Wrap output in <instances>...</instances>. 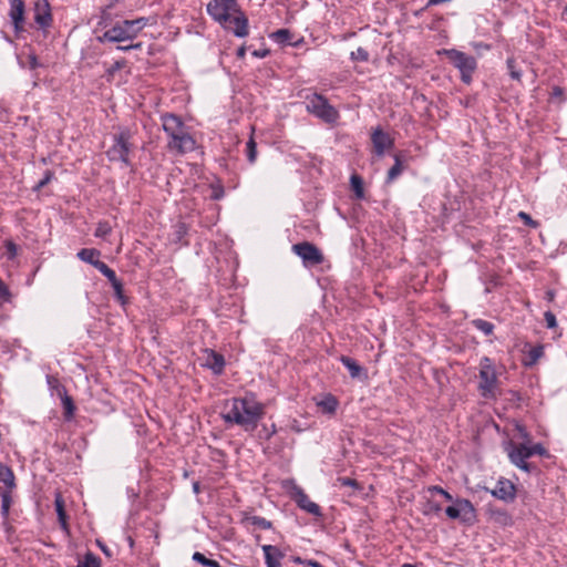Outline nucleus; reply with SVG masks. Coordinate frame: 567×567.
<instances>
[{
    "label": "nucleus",
    "mask_w": 567,
    "mask_h": 567,
    "mask_svg": "<svg viewBox=\"0 0 567 567\" xmlns=\"http://www.w3.org/2000/svg\"><path fill=\"white\" fill-rule=\"evenodd\" d=\"M270 38L278 43H287L290 41V32L287 29H280L271 33Z\"/></svg>",
    "instance_id": "obj_27"
},
{
    "label": "nucleus",
    "mask_w": 567,
    "mask_h": 567,
    "mask_svg": "<svg viewBox=\"0 0 567 567\" xmlns=\"http://www.w3.org/2000/svg\"><path fill=\"white\" fill-rule=\"evenodd\" d=\"M47 382H48V386H49V390L52 395L60 396L61 394L66 392L64 386L60 383V381L55 377L48 375Z\"/></svg>",
    "instance_id": "obj_21"
},
{
    "label": "nucleus",
    "mask_w": 567,
    "mask_h": 567,
    "mask_svg": "<svg viewBox=\"0 0 567 567\" xmlns=\"http://www.w3.org/2000/svg\"><path fill=\"white\" fill-rule=\"evenodd\" d=\"M443 53L455 65V68L460 70L462 81L470 83L472 80V74L476 69V60L473 56L454 49L444 50Z\"/></svg>",
    "instance_id": "obj_8"
},
{
    "label": "nucleus",
    "mask_w": 567,
    "mask_h": 567,
    "mask_svg": "<svg viewBox=\"0 0 567 567\" xmlns=\"http://www.w3.org/2000/svg\"><path fill=\"white\" fill-rule=\"evenodd\" d=\"M267 52H258V51H255L254 52V55L256 56H259V58H264L266 55Z\"/></svg>",
    "instance_id": "obj_54"
},
{
    "label": "nucleus",
    "mask_w": 567,
    "mask_h": 567,
    "mask_svg": "<svg viewBox=\"0 0 567 567\" xmlns=\"http://www.w3.org/2000/svg\"><path fill=\"white\" fill-rule=\"evenodd\" d=\"M163 128L168 136V148L179 154L195 150L196 142L188 133L179 117L166 114L162 117Z\"/></svg>",
    "instance_id": "obj_3"
},
{
    "label": "nucleus",
    "mask_w": 567,
    "mask_h": 567,
    "mask_svg": "<svg viewBox=\"0 0 567 567\" xmlns=\"http://www.w3.org/2000/svg\"><path fill=\"white\" fill-rule=\"evenodd\" d=\"M256 156H257L256 143L254 142L252 138H250L249 142L247 143V157H248V161L250 163H254L255 159H256Z\"/></svg>",
    "instance_id": "obj_33"
},
{
    "label": "nucleus",
    "mask_w": 567,
    "mask_h": 567,
    "mask_svg": "<svg viewBox=\"0 0 567 567\" xmlns=\"http://www.w3.org/2000/svg\"><path fill=\"white\" fill-rule=\"evenodd\" d=\"M529 452H530V456L534 454L544 455L546 453V450L540 444H534V445L529 444Z\"/></svg>",
    "instance_id": "obj_42"
},
{
    "label": "nucleus",
    "mask_w": 567,
    "mask_h": 567,
    "mask_svg": "<svg viewBox=\"0 0 567 567\" xmlns=\"http://www.w3.org/2000/svg\"><path fill=\"white\" fill-rule=\"evenodd\" d=\"M545 321H546V326L550 329L555 328L557 326V322H556V317L553 312L550 311H546L545 315Z\"/></svg>",
    "instance_id": "obj_41"
},
{
    "label": "nucleus",
    "mask_w": 567,
    "mask_h": 567,
    "mask_svg": "<svg viewBox=\"0 0 567 567\" xmlns=\"http://www.w3.org/2000/svg\"><path fill=\"white\" fill-rule=\"evenodd\" d=\"M372 143L375 153L381 156L393 145L392 138L381 130H375L372 134Z\"/></svg>",
    "instance_id": "obj_13"
},
{
    "label": "nucleus",
    "mask_w": 567,
    "mask_h": 567,
    "mask_svg": "<svg viewBox=\"0 0 567 567\" xmlns=\"http://www.w3.org/2000/svg\"><path fill=\"white\" fill-rule=\"evenodd\" d=\"M49 179H50V176L48 175V176L45 177V179L41 181V182L38 184V188H39L40 186L45 185V184L49 182Z\"/></svg>",
    "instance_id": "obj_53"
},
{
    "label": "nucleus",
    "mask_w": 567,
    "mask_h": 567,
    "mask_svg": "<svg viewBox=\"0 0 567 567\" xmlns=\"http://www.w3.org/2000/svg\"><path fill=\"white\" fill-rule=\"evenodd\" d=\"M473 324L475 326L476 329H478L486 336L491 334L494 330L493 323L482 319L474 320Z\"/></svg>",
    "instance_id": "obj_26"
},
{
    "label": "nucleus",
    "mask_w": 567,
    "mask_h": 567,
    "mask_svg": "<svg viewBox=\"0 0 567 567\" xmlns=\"http://www.w3.org/2000/svg\"><path fill=\"white\" fill-rule=\"evenodd\" d=\"M111 233V226L107 223H100L95 229L96 237H105Z\"/></svg>",
    "instance_id": "obj_35"
},
{
    "label": "nucleus",
    "mask_w": 567,
    "mask_h": 567,
    "mask_svg": "<svg viewBox=\"0 0 567 567\" xmlns=\"http://www.w3.org/2000/svg\"><path fill=\"white\" fill-rule=\"evenodd\" d=\"M518 217L528 226H532V227H536V223L532 219V217L524 213V212H520L518 213Z\"/></svg>",
    "instance_id": "obj_44"
},
{
    "label": "nucleus",
    "mask_w": 567,
    "mask_h": 567,
    "mask_svg": "<svg viewBox=\"0 0 567 567\" xmlns=\"http://www.w3.org/2000/svg\"><path fill=\"white\" fill-rule=\"evenodd\" d=\"M0 299L4 302L10 301L11 293L8 286L0 278Z\"/></svg>",
    "instance_id": "obj_37"
},
{
    "label": "nucleus",
    "mask_w": 567,
    "mask_h": 567,
    "mask_svg": "<svg viewBox=\"0 0 567 567\" xmlns=\"http://www.w3.org/2000/svg\"><path fill=\"white\" fill-rule=\"evenodd\" d=\"M337 405L338 402L332 395H327L318 402V406L321 409V411L328 414L334 413Z\"/></svg>",
    "instance_id": "obj_20"
},
{
    "label": "nucleus",
    "mask_w": 567,
    "mask_h": 567,
    "mask_svg": "<svg viewBox=\"0 0 567 567\" xmlns=\"http://www.w3.org/2000/svg\"><path fill=\"white\" fill-rule=\"evenodd\" d=\"M351 58L354 61H368L369 54L364 49L358 48L355 51L351 52Z\"/></svg>",
    "instance_id": "obj_34"
},
{
    "label": "nucleus",
    "mask_w": 567,
    "mask_h": 567,
    "mask_svg": "<svg viewBox=\"0 0 567 567\" xmlns=\"http://www.w3.org/2000/svg\"><path fill=\"white\" fill-rule=\"evenodd\" d=\"M137 47H140V44H136V45H127V47H121L120 49H122V50H128V49L137 48Z\"/></svg>",
    "instance_id": "obj_55"
},
{
    "label": "nucleus",
    "mask_w": 567,
    "mask_h": 567,
    "mask_svg": "<svg viewBox=\"0 0 567 567\" xmlns=\"http://www.w3.org/2000/svg\"><path fill=\"white\" fill-rule=\"evenodd\" d=\"M295 560H296L297 563L306 564V565H307V560H301L300 558H296Z\"/></svg>",
    "instance_id": "obj_56"
},
{
    "label": "nucleus",
    "mask_w": 567,
    "mask_h": 567,
    "mask_svg": "<svg viewBox=\"0 0 567 567\" xmlns=\"http://www.w3.org/2000/svg\"><path fill=\"white\" fill-rule=\"evenodd\" d=\"M55 509L58 513L59 520L62 524V526L64 527L65 526V512L63 508V501L60 496H58L55 498Z\"/></svg>",
    "instance_id": "obj_31"
},
{
    "label": "nucleus",
    "mask_w": 567,
    "mask_h": 567,
    "mask_svg": "<svg viewBox=\"0 0 567 567\" xmlns=\"http://www.w3.org/2000/svg\"><path fill=\"white\" fill-rule=\"evenodd\" d=\"M23 3L24 2H13L10 16L12 22L14 24L16 30H20L23 23Z\"/></svg>",
    "instance_id": "obj_17"
},
{
    "label": "nucleus",
    "mask_w": 567,
    "mask_h": 567,
    "mask_svg": "<svg viewBox=\"0 0 567 567\" xmlns=\"http://www.w3.org/2000/svg\"><path fill=\"white\" fill-rule=\"evenodd\" d=\"M112 287L114 289V292H115V296L116 298L118 299V301H121L122 303H124V297H123V287H122V284L117 280L115 282L112 284Z\"/></svg>",
    "instance_id": "obj_40"
},
{
    "label": "nucleus",
    "mask_w": 567,
    "mask_h": 567,
    "mask_svg": "<svg viewBox=\"0 0 567 567\" xmlns=\"http://www.w3.org/2000/svg\"><path fill=\"white\" fill-rule=\"evenodd\" d=\"M478 389L486 399L495 398L498 391V378L495 364L485 357L480 362Z\"/></svg>",
    "instance_id": "obj_5"
},
{
    "label": "nucleus",
    "mask_w": 567,
    "mask_h": 567,
    "mask_svg": "<svg viewBox=\"0 0 567 567\" xmlns=\"http://www.w3.org/2000/svg\"><path fill=\"white\" fill-rule=\"evenodd\" d=\"M563 18L564 19H567V7L565 8V10L563 11Z\"/></svg>",
    "instance_id": "obj_57"
},
{
    "label": "nucleus",
    "mask_w": 567,
    "mask_h": 567,
    "mask_svg": "<svg viewBox=\"0 0 567 567\" xmlns=\"http://www.w3.org/2000/svg\"><path fill=\"white\" fill-rule=\"evenodd\" d=\"M94 267L100 271L102 272L103 275H105L107 272V270L110 269L109 266L106 264H104L103 261H96L94 264Z\"/></svg>",
    "instance_id": "obj_46"
},
{
    "label": "nucleus",
    "mask_w": 567,
    "mask_h": 567,
    "mask_svg": "<svg viewBox=\"0 0 567 567\" xmlns=\"http://www.w3.org/2000/svg\"><path fill=\"white\" fill-rule=\"evenodd\" d=\"M193 559H194L195 561H197V563H199V564H202V565L206 566V567H210V566H213V565H214V561H215V560H212V559L206 558L202 553H198V551L194 553V555H193Z\"/></svg>",
    "instance_id": "obj_36"
},
{
    "label": "nucleus",
    "mask_w": 567,
    "mask_h": 567,
    "mask_svg": "<svg viewBox=\"0 0 567 567\" xmlns=\"http://www.w3.org/2000/svg\"><path fill=\"white\" fill-rule=\"evenodd\" d=\"M148 19L138 18L135 20H124L116 23L103 34V40L110 42H123L134 39L138 32L147 24Z\"/></svg>",
    "instance_id": "obj_4"
},
{
    "label": "nucleus",
    "mask_w": 567,
    "mask_h": 567,
    "mask_svg": "<svg viewBox=\"0 0 567 567\" xmlns=\"http://www.w3.org/2000/svg\"><path fill=\"white\" fill-rule=\"evenodd\" d=\"M104 276L111 281V284L117 281L115 272L111 268L107 270V272Z\"/></svg>",
    "instance_id": "obj_47"
},
{
    "label": "nucleus",
    "mask_w": 567,
    "mask_h": 567,
    "mask_svg": "<svg viewBox=\"0 0 567 567\" xmlns=\"http://www.w3.org/2000/svg\"><path fill=\"white\" fill-rule=\"evenodd\" d=\"M361 184H362V183H361L360 177H359V176H357V175H352V177H351V185H352L353 189L357 192V195H358L359 197H361V196H362V187H361Z\"/></svg>",
    "instance_id": "obj_38"
},
{
    "label": "nucleus",
    "mask_w": 567,
    "mask_h": 567,
    "mask_svg": "<svg viewBox=\"0 0 567 567\" xmlns=\"http://www.w3.org/2000/svg\"><path fill=\"white\" fill-rule=\"evenodd\" d=\"M194 489L197 492L198 491V485L197 484H194Z\"/></svg>",
    "instance_id": "obj_61"
},
{
    "label": "nucleus",
    "mask_w": 567,
    "mask_h": 567,
    "mask_svg": "<svg viewBox=\"0 0 567 567\" xmlns=\"http://www.w3.org/2000/svg\"><path fill=\"white\" fill-rule=\"evenodd\" d=\"M78 567H100V560L92 554H87Z\"/></svg>",
    "instance_id": "obj_29"
},
{
    "label": "nucleus",
    "mask_w": 567,
    "mask_h": 567,
    "mask_svg": "<svg viewBox=\"0 0 567 567\" xmlns=\"http://www.w3.org/2000/svg\"><path fill=\"white\" fill-rule=\"evenodd\" d=\"M445 514L449 518L457 519L464 524H472L475 520V508L473 504L465 498H455V501L446 507Z\"/></svg>",
    "instance_id": "obj_9"
},
{
    "label": "nucleus",
    "mask_w": 567,
    "mask_h": 567,
    "mask_svg": "<svg viewBox=\"0 0 567 567\" xmlns=\"http://www.w3.org/2000/svg\"><path fill=\"white\" fill-rule=\"evenodd\" d=\"M50 21H51V14L49 12H45L44 14H38V19H37L38 28L39 27L44 28V27L49 25Z\"/></svg>",
    "instance_id": "obj_39"
},
{
    "label": "nucleus",
    "mask_w": 567,
    "mask_h": 567,
    "mask_svg": "<svg viewBox=\"0 0 567 567\" xmlns=\"http://www.w3.org/2000/svg\"><path fill=\"white\" fill-rule=\"evenodd\" d=\"M337 482L342 485V486H350V487H355L357 486V482L352 478H349V477H339L337 480Z\"/></svg>",
    "instance_id": "obj_45"
},
{
    "label": "nucleus",
    "mask_w": 567,
    "mask_h": 567,
    "mask_svg": "<svg viewBox=\"0 0 567 567\" xmlns=\"http://www.w3.org/2000/svg\"><path fill=\"white\" fill-rule=\"evenodd\" d=\"M402 567H415V566L411 565V564H404Z\"/></svg>",
    "instance_id": "obj_59"
},
{
    "label": "nucleus",
    "mask_w": 567,
    "mask_h": 567,
    "mask_svg": "<svg viewBox=\"0 0 567 567\" xmlns=\"http://www.w3.org/2000/svg\"><path fill=\"white\" fill-rule=\"evenodd\" d=\"M402 171H403V168H402V165H401L400 157L396 155L395 156V164L390 168V171L388 173V179L389 181H393L394 178H396L402 173Z\"/></svg>",
    "instance_id": "obj_28"
},
{
    "label": "nucleus",
    "mask_w": 567,
    "mask_h": 567,
    "mask_svg": "<svg viewBox=\"0 0 567 567\" xmlns=\"http://www.w3.org/2000/svg\"><path fill=\"white\" fill-rule=\"evenodd\" d=\"M245 53H246L245 47L239 48L238 51H237L238 58H244Z\"/></svg>",
    "instance_id": "obj_49"
},
{
    "label": "nucleus",
    "mask_w": 567,
    "mask_h": 567,
    "mask_svg": "<svg viewBox=\"0 0 567 567\" xmlns=\"http://www.w3.org/2000/svg\"><path fill=\"white\" fill-rule=\"evenodd\" d=\"M554 296H555V295H554V291H551V290H548V291L546 292V298H547V300H548V301H553Z\"/></svg>",
    "instance_id": "obj_51"
},
{
    "label": "nucleus",
    "mask_w": 567,
    "mask_h": 567,
    "mask_svg": "<svg viewBox=\"0 0 567 567\" xmlns=\"http://www.w3.org/2000/svg\"><path fill=\"white\" fill-rule=\"evenodd\" d=\"M341 362L347 367L352 378H357L360 374L361 368L354 360L349 357H341Z\"/></svg>",
    "instance_id": "obj_25"
},
{
    "label": "nucleus",
    "mask_w": 567,
    "mask_h": 567,
    "mask_svg": "<svg viewBox=\"0 0 567 567\" xmlns=\"http://www.w3.org/2000/svg\"><path fill=\"white\" fill-rule=\"evenodd\" d=\"M307 565L310 567H323L321 564H319L316 560H307Z\"/></svg>",
    "instance_id": "obj_48"
},
{
    "label": "nucleus",
    "mask_w": 567,
    "mask_h": 567,
    "mask_svg": "<svg viewBox=\"0 0 567 567\" xmlns=\"http://www.w3.org/2000/svg\"><path fill=\"white\" fill-rule=\"evenodd\" d=\"M292 250L303 260L306 266H315L323 260L319 249L309 243L293 245Z\"/></svg>",
    "instance_id": "obj_12"
},
{
    "label": "nucleus",
    "mask_w": 567,
    "mask_h": 567,
    "mask_svg": "<svg viewBox=\"0 0 567 567\" xmlns=\"http://www.w3.org/2000/svg\"><path fill=\"white\" fill-rule=\"evenodd\" d=\"M0 483L11 487L13 485V473L12 471L0 463Z\"/></svg>",
    "instance_id": "obj_24"
},
{
    "label": "nucleus",
    "mask_w": 567,
    "mask_h": 567,
    "mask_svg": "<svg viewBox=\"0 0 567 567\" xmlns=\"http://www.w3.org/2000/svg\"><path fill=\"white\" fill-rule=\"evenodd\" d=\"M100 255L101 252L94 248H84L78 252V257L82 261L91 264L92 266H94V264L99 261Z\"/></svg>",
    "instance_id": "obj_18"
},
{
    "label": "nucleus",
    "mask_w": 567,
    "mask_h": 567,
    "mask_svg": "<svg viewBox=\"0 0 567 567\" xmlns=\"http://www.w3.org/2000/svg\"><path fill=\"white\" fill-rule=\"evenodd\" d=\"M18 61L22 69H29L30 71L35 70V54L30 52L28 56L24 59L23 54H18Z\"/></svg>",
    "instance_id": "obj_22"
},
{
    "label": "nucleus",
    "mask_w": 567,
    "mask_h": 567,
    "mask_svg": "<svg viewBox=\"0 0 567 567\" xmlns=\"http://www.w3.org/2000/svg\"><path fill=\"white\" fill-rule=\"evenodd\" d=\"M493 494L504 501H512L515 496V487L509 481H498Z\"/></svg>",
    "instance_id": "obj_16"
},
{
    "label": "nucleus",
    "mask_w": 567,
    "mask_h": 567,
    "mask_svg": "<svg viewBox=\"0 0 567 567\" xmlns=\"http://www.w3.org/2000/svg\"><path fill=\"white\" fill-rule=\"evenodd\" d=\"M554 92H555V94H560V90H559V89H557V87L555 89V91H554Z\"/></svg>",
    "instance_id": "obj_60"
},
{
    "label": "nucleus",
    "mask_w": 567,
    "mask_h": 567,
    "mask_svg": "<svg viewBox=\"0 0 567 567\" xmlns=\"http://www.w3.org/2000/svg\"><path fill=\"white\" fill-rule=\"evenodd\" d=\"M210 567H220V566H219V564L215 560V561H214V565H213V566H210Z\"/></svg>",
    "instance_id": "obj_58"
},
{
    "label": "nucleus",
    "mask_w": 567,
    "mask_h": 567,
    "mask_svg": "<svg viewBox=\"0 0 567 567\" xmlns=\"http://www.w3.org/2000/svg\"><path fill=\"white\" fill-rule=\"evenodd\" d=\"M259 525L264 528H268L270 526V523L266 522L265 519H260Z\"/></svg>",
    "instance_id": "obj_52"
},
{
    "label": "nucleus",
    "mask_w": 567,
    "mask_h": 567,
    "mask_svg": "<svg viewBox=\"0 0 567 567\" xmlns=\"http://www.w3.org/2000/svg\"><path fill=\"white\" fill-rule=\"evenodd\" d=\"M208 14L225 30L231 31L238 38L249 34L248 19L237 6V2H208Z\"/></svg>",
    "instance_id": "obj_2"
},
{
    "label": "nucleus",
    "mask_w": 567,
    "mask_h": 567,
    "mask_svg": "<svg viewBox=\"0 0 567 567\" xmlns=\"http://www.w3.org/2000/svg\"><path fill=\"white\" fill-rule=\"evenodd\" d=\"M507 66L509 69V72H511V76L515 80H519L520 79V73L518 71L515 70V66H514V61L512 59H509L507 61Z\"/></svg>",
    "instance_id": "obj_43"
},
{
    "label": "nucleus",
    "mask_w": 567,
    "mask_h": 567,
    "mask_svg": "<svg viewBox=\"0 0 567 567\" xmlns=\"http://www.w3.org/2000/svg\"><path fill=\"white\" fill-rule=\"evenodd\" d=\"M543 354H544L543 346H537V347L530 348L528 351V354H527L526 364L527 365L535 364L543 357Z\"/></svg>",
    "instance_id": "obj_23"
},
{
    "label": "nucleus",
    "mask_w": 567,
    "mask_h": 567,
    "mask_svg": "<svg viewBox=\"0 0 567 567\" xmlns=\"http://www.w3.org/2000/svg\"><path fill=\"white\" fill-rule=\"evenodd\" d=\"M286 487L290 489L291 496L295 499V502L298 504V506L306 511L307 513L320 516L321 511L318 504L310 501L308 495L299 487L297 486L292 481L286 482Z\"/></svg>",
    "instance_id": "obj_11"
},
{
    "label": "nucleus",
    "mask_w": 567,
    "mask_h": 567,
    "mask_svg": "<svg viewBox=\"0 0 567 567\" xmlns=\"http://www.w3.org/2000/svg\"><path fill=\"white\" fill-rule=\"evenodd\" d=\"M442 509V507L439 505V504H432L430 506V511H433V512H440Z\"/></svg>",
    "instance_id": "obj_50"
},
{
    "label": "nucleus",
    "mask_w": 567,
    "mask_h": 567,
    "mask_svg": "<svg viewBox=\"0 0 567 567\" xmlns=\"http://www.w3.org/2000/svg\"><path fill=\"white\" fill-rule=\"evenodd\" d=\"M429 492L431 494H435L436 493V494L442 495L447 502L453 503V501H455L453 498V496L449 492H446L445 489H443L440 486H431V487H429Z\"/></svg>",
    "instance_id": "obj_32"
},
{
    "label": "nucleus",
    "mask_w": 567,
    "mask_h": 567,
    "mask_svg": "<svg viewBox=\"0 0 567 567\" xmlns=\"http://www.w3.org/2000/svg\"><path fill=\"white\" fill-rule=\"evenodd\" d=\"M17 246L12 243V241H7L6 245H4V251H3V256L8 259V260H12L16 258L17 256Z\"/></svg>",
    "instance_id": "obj_30"
},
{
    "label": "nucleus",
    "mask_w": 567,
    "mask_h": 567,
    "mask_svg": "<svg viewBox=\"0 0 567 567\" xmlns=\"http://www.w3.org/2000/svg\"><path fill=\"white\" fill-rule=\"evenodd\" d=\"M262 551L265 554V561L267 567H280V560L284 557V554L272 545H264Z\"/></svg>",
    "instance_id": "obj_15"
},
{
    "label": "nucleus",
    "mask_w": 567,
    "mask_h": 567,
    "mask_svg": "<svg viewBox=\"0 0 567 567\" xmlns=\"http://www.w3.org/2000/svg\"><path fill=\"white\" fill-rule=\"evenodd\" d=\"M264 405L251 394L230 400L225 405L224 419L245 430H254L262 417Z\"/></svg>",
    "instance_id": "obj_1"
},
{
    "label": "nucleus",
    "mask_w": 567,
    "mask_h": 567,
    "mask_svg": "<svg viewBox=\"0 0 567 567\" xmlns=\"http://www.w3.org/2000/svg\"><path fill=\"white\" fill-rule=\"evenodd\" d=\"M307 110L328 123H332L338 118L337 110L323 96L318 94L307 99Z\"/></svg>",
    "instance_id": "obj_10"
},
{
    "label": "nucleus",
    "mask_w": 567,
    "mask_h": 567,
    "mask_svg": "<svg viewBox=\"0 0 567 567\" xmlns=\"http://www.w3.org/2000/svg\"><path fill=\"white\" fill-rule=\"evenodd\" d=\"M203 360H204L203 364L205 367L212 369L214 371V373H216V374L221 373L224 365H225L223 355L216 353L213 350H206Z\"/></svg>",
    "instance_id": "obj_14"
},
{
    "label": "nucleus",
    "mask_w": 567,
    "mask_h": 567,
    "mask_svg": "<svg viewBox=\"0 0 567 567\" xmlns=\"http://www.w3.org/2000/svg\"><path fill=\"white\" fill-rule=\"evenodd\" d=\"M131 138L132 134L128 130H122L116 133L113 137V145L106 152L109 159L113 162H123L128 165L130 154L133 146Z\"/></svg>",
    "instance_id": "obj_7"
},
{
    "label": "nucleus",
    "mask_w": 567,
    "mask_h": 567,
    "mask_svg": "<svg viewBox=\"0 0 567 567\" xmlns=\"http://www.w3.org/2000/svg\"><path fill=\"white\" fill-rule=\"evenodd\" d=\"M59 398L61 399L63 414H64L65 419H68V420L72 419L74 415V411H75V405L73 403L72 398L66 394V392L61 394Z\"/></svg>",
    "instance_id": "obj_19"
},
{
    "label": "nucleus",
    "mask_w": 567,
    "mask_h": 567,
    "mask_svg": "<svg viewBox=\"0 0 567 567\" xmlns=\"http://www.w3.org/2000/svg\"><path fill=\"white\" fill-rule=\"evenodd\" d=\"M516 430L518 432V436L524 440L523 443H513L509 442L506 446V451L511 462L516 465L518 468L529 472V464L526 462L528 457H530L529 452V435L526 430L517 425Z\"/></svg>",
    "instance_id": "obj_6"
}]
</instances>
